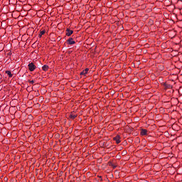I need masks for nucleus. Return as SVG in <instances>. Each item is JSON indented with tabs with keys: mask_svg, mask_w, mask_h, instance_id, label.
<instances>
[{
	"mask_svg": "<svg viewBox=\"0 0 182 182\" xmlns=\"http://www.w3.org/2000/svg\"><path fill=\"white\" fill-rule=\"evenodd\" d=\"M6 75H8V76L9 77H12V76H14V75H12V73H11V71H9V70H6Z\"/></svg>",
	"mask_w": 182,
	"mask_h": 182,
	"instance_id": "423d86ee",
	"label": "nucleus"
},
{
	"mask_svg": "<svg viewBox=\"0 0 182 182\" xmlns=\"http://www.w3.org/2000/svg\"><path fill=\"white\" fill-rule=\"evenodd\" d=\"M29 82L31 84V85H33L35 83V81L33 80H30Z\"/></svg>",
	"mask_w": 182,
	"mask_h": 182,
	"instance_id": "ddd939ff",
	"label": "nucleus"
},
{
	"mask_svg": "<svg viewBox=\"0 0 182 182\" xmlns=\"http://www.w3.org/2000/svg\"><path fill=\"white\" fill-rule=\"evenodd\" d=\"M109 166H112V167H113V168H116V165H114L112 163H109Z\"/></svg>",
	"mask_w": 182,
	"mask_h": 182,
	"instance_id": "f8f14e48",
	"label": "nucleus"
},
{
	"mask_svg": "<svg viewBox=\"0 0 182 182\" xmlns=\"http://www.w3.org/2000/svg\"><path fill=\"white\" fill-rule=\"evenodd\" d=\"M114 140L116 141L117 144H119V143H120V136L117 135L114 137Z\"/></svg>",
	"mask_w": 182,
	"mask_h": 182,
	"instance_id": "20e7f679",
	"label": "nucleus"
},
{
	"mask_svg": "<svg viewBox=\"0 0 182 182\" xmlns=\"http://www.w3.org/2000/svg\"><path fill=\"white\" fill-rule=\"evenodd\" d=\"M65 32L67 36H70L73 33V30H70V28H68L65 30Z\"/></svg>",
	"mask_w": 182,
	"mask_h": 182,
	"instance_id": "f03ea898",
	"label": "nucleus"
},
{
	"mask_svg": "<svg viewBox=\"0 0 182 182\" xmlns=\"http://www.w3.org/2000/svg\"><path fill=\"white\" fill-rule=\"evenodd\" d=\"M87 72H89V69L86 68L85 70H84L82 72L80 73V75H86Z\"/></svg>",
	"mask_w": 182,
	"mask_h": 182,
	"instance_id": "6e6552de",
	"label": "nucleus"
},
{
	"mask_svg": "<svg viewBox=\"0 0 182 182\" xmlns=\"http://www.w3.org/2000/svg\"><path fill=\"white\" fill-rule=\"evenodd\" d=\"M76 117H77V114H71L70 115V119H76Z\"/></svg>",
	"mask_w": 182,
	"mask_h": 182,
	"instance_id": "0eeeda50",
	"label": "nucleus"
},
{
	"mask_svg": "<svg viewBox=\"0 0 182 182\" xmlns=\"http://www.w3.org/2000/svg\"><path fill=\"white\" fill-rule=\"evenodd\" d=\"M161 69H163V67H162V68H161Z\"/></svg>",
	"mask_w": 182,
	"mask_h": 182,
	"instance_id": "2eb2a0df",
	"label": "nucleus"
},
{
	"mask_svg": "<svg viewBox=\"0 0 182 182\" xmlns=\"http://www.w3.org/2000/svg\"><path fill=\"white\" fill-rule=\"evenodd\" d=\"M48 69H49V66L48 65H45L43 66V70H44L45 72H46Z\"/></svg>",
	"mask_w": 182,
	"mask_h": 182,
	"instance_id": "1a4fd4ad",
	"label": "nucleus"
},
{
	"mask_svg": "<svg viewBox=\"0 0 182 182\" xmlns=\"http://www.w3.org/2000/svg\"><path fill=\"white\" fill-rule=\"evenodd\" d=\"M161 69H163V67H162V68H161Z\"/></svg>",
	"mask_w": 182,
	"mask_h": 182,
	"instance_id": "dca6fc26",
	"label": "nucleus"
},
{
	"mask_svg": "<svg viewBox=\"0 0 182 182\" xmlns=\"http://www.w3.org/2000/svg\"><path fill=\"white\" fill-rule=\"evenodd\" d=\"M141 136H146L147 130L146 129H141Z\"/></svg>",
	"mask_w": 182,
	"mask_h": 182,
	"instance_id": "39448f33",
	"label": "nucleus"
},
{
	"mask_svg": "<svg viewBox=\"0 0 182 182\" xmlns=\"http://www.w3.org/2000/svg\"><path fill=\"white\" fill-rule=\"evenodd\" d=\"M161 85H162V86H164L165 88L167 87V85H166V82H161Z\"/></svg>",
	"mask_w": 182,
	"mask_h": 182,
	"instance_id": "9b49d317",
	"label": "nucleus"
},
{
	"mask_svg": "<svg viewBox=\"0 0 182 182\" xmlns=\"http://www.w3.org/2000/svg\"><path fill=\"white\" fill-rule=\"evenodd\" d=\"M163 109V108H161L160 112H163V109Z\"/></svg>",
	"mask_w": 182,
	"mask_h": 182,
	"instance_id": "4468645a",
	"label": "nucleus"
},
{
	"mask_svg": "<svg viewBox=\"0 0 182 182\" xmlns=\"http://www.w3.org/2000/svg\"><path fill=\"white\" fill-rule=\"evenodd\" d=\"M45 30L41 31L39 34V38H42V35H45Z\"/></svg>",
	"mask_w": 182,
	"mask_h": 182,
	"instance_id": "9d476101",
	"label": "nucleus"
},
{
	"mask_svg": "<svg viewBox=\"0 0 182 182\" xmlns=\"http://www.w3.org/2000/svg\"><path fill=\"white\" fill-rule=\"evenodd\" d=\"M67 43L68 45H75V43H76V42H75L72 38H70L68 40H67Z\"/></svg>",
	"mask_w": 182,
	"mask_h": 182,
	"instance_id": "7ed1b4c3",
	"label": "nucleus"
},
{
	"mask_svg": "<svg viewBox=\"0 0 182 182\" xmlns=\"http://www.w3.org/2000/svg\"><path fill=\"white\" fill-rule=\"evenodd\" d=\"M28 66L30 72H33V70L36 69V66L35 65V64H33V63H30Z\"/></svg>",
	"mask_w": 182,
	"mask_h": 182,
	"instance_id": "f257e3e1",
	"label": "nucleus"
}]
</instances>
